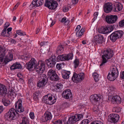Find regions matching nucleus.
I'll use <instances>...</instances> for the list:
<instances>
[{
	"mask_svg": "<svg viewBox=\"0 0 124 124\" xmlns=\"http://www.w3.org/2000/svg\"><path fill=\"white\" fill-rule=\"evenodd\" d=\"M102 56V62L100 65V66H104L105 63L108 61L109 59L111 58L114 55L113 51L110 49L105 50Z\"/></svg>",
	"mask_w": 124,
	"mask_h": 124,
	"instance_id": "f257e3e1",
	"label": "nucleus"
},
{
	"mask_svg": "<svg viewBox=\"0 0 124 124\" xmlns=\"http://www.w3.org/2000/svg\"><path fill=\"white\" fill-rule=\"evenodd\" d=\"M5 50L4 48L0 46V64L4 60L5 63H7L13 59V55L11 53H9L6 57L5 56Z\"/></svg>",
	"mask_w": 124,
	"mask_h": 124,
	"instance_id": "f03ea898",
	"label": "nucleus"
},
{
	"mask_svg": "<svg viewBox=\"0 0 124 124\" xmlns=\"http://www.w3.org/2000/svg\"><path fill=\"white\" fill-rule=\"evenodd\" d=\"M56 96L51 94H49L43 97L42 101L46 104L52 105L56 102Z\"/></svg>",
	"mask_w": 124,
	"mask_h": 124,
	"instance_id": "7ed1b4c3",
	"label": "nucleus"
},
{
	"mask_svg": "<svg viewBox=\"0 0 124 124\" xmlns=\"http://www.w3.org/2000/svg\"><path fill=\"white\" fill-rule=\"evenodd\" d=\"M123 34V32L121 31H115L109 36V37L111 41L114 42L117 39L120 38Z\"/></svg>",
	"mask_w": 124,
	"mask_h": 124,
	"instance_id": "20e7f679",
	"label": "nucleus"
},
{
	"mask_svg": "<svg viewBox=\"0 0 124 124\" xmlns=\"http://www.w3.org/2000/svg\"><path fill=\"white\" fill-rule=\"evenodd\" d=\"M112 70L108 74L107 78L110 81H114L118 77V72L117 69L116 67H113Z\"/></svg>",
	"mask_w": 124,
	"mask_h": 124,
	"instance_id": "39448f33",
	"label": "nucleus"
},
{
	"mask_svg": "<svg viewBox=\"0 0 124 124\" xmlns=\"http://www.w3.org/2000/svg\"><path fill=\"white\" fill-rule=\"evenodd\" d=\"M16 110L13 108L10 109L5 115V117L8 120L11 121L16 119V113H17Z\"/></svg>",
	"mask_w": 124,
	"mask_h": 124,
	"instance_id": "423d86ee",
	"label": "nucleus"
},
{
	"mask_svg": "<svg viewBox=\"0 0 124 124\" xmlns=\"http://www.w3.org/2000/svg\"><path fill=\"white\" fill-rule=\"evenodd\" d=\"M47 76L48 78L51 80L54 81H58L60 78L56 73L54 70H50L47 73Z\"/></svg>",
	"mask_w": 124,
	"mask_h": 124,
	"instance_id": "0eeeda50",
	"label": "nucleus"
},
{
	"mask_svg": "<svg viewBox=\"0 0 124 124\" xmlns=\"http://www.w3.org/2000/svg\"><path fill=\"white\" fill-rule=\"evenodd\" d=\"M48 81V78L45 74L41 75L40 79L37 84V86L40 88L45 86Z\"/></svg>",
	"mask_w": 124,
	"mask_h": 124,
	"instance_id": "6e6552de",
	"label": "nucleus"
},
{
	"mask_svg": "<svg viewBox=\"0 0 124 124\" xmlns=\"http://www.w3.org/2000/svg\"><path fill=\"white\" fill-rule=\"evenodd\" d=\"M73 57V53H70L68 54H64L59 55L57 57V61H68L72 60Z\"/></svg>",
	"mask_w": 124,
	"mask_h": 124,
	"instance_id": "1a4fd4ad",
	"label": "nucleus"
},
{
	"mask_svg": "<svg viewBox=\"0 0 124 124\" xmlns=\"http://www.w3.org/2000/svg\"><path fill=\"white\" fill-rule=\"evenodd\" d=\"M84 73H82L78 74L75 72L73 74L72 80L75 83L79 82L84 79Z\"/></svg>",
	"mask_w": 124,
	"mask_h": 124,
	"instance_id": "9d476101",
	"label": "nucleus"
},
{
	"mask_svg": "<svg viewBox=\"0 0 124 124\" xmlns=\"http://www.w3.org/2000/svg\"><path fill=\"white\" fill-rule=\"evenodd\" d=\"M36 71L40 73H42L45 70V67L44 62L42 61H39L34 67Z\"/></svg>",
	"mask_w": 124,
	"mask_h": 124,
	"instance_id": "9b49d317",
	"label": "nucleus"
},
{
	"mask_svg": "<svg viewBox=\"0 0 124 124\" xmlns=\"http://www.w3.org/2000/svg\"><path fill=\"white\" fill-rule=\"evenodd\" d=\"M45 63L50 68H52L55 66L56 62L58 61L57 57L55 55L52 56L51 58L45 60Z\"/></svg>",
	"mask_w": 124,
	"mask_h": 124,
	"instance_id": "f8f14e48",
	"label": "nucleus"
},
{
	"mask_svg": "<svg viewBox=\"0 0 124 124\" xmlns=\"http://www.w3.org/2000/svg\"><path fill=\"white\" fill-rule=\"evenodd\" d=\"M37 61L34 58H32L28 62L26 63L25 66L28 70L31 71L35 69L34 67Z\"/></svg>",
	"mask_w": 124,
	"mask_h": 124,
	"instance_id": "ddd939ff",
	"label": "nucleus"
},
{
	"mask_svg": "<svg viewBox=\"0 0 124 124\" xmlns=\"http://www.w3.org/2000/svg\"><path fill=\"white\" fill-rule=\"evenodd\" d=\"M102 96L100 94H94L91 95L90 97L91 102L93 104L99 103L101 100Z\"/></svg>",
	"mask_w": 124,
	"mask_h": 124,
	"instance_id": "4468645a",
	"label": "nucleus"
},
{
	"mask_svg": "<svg viewBox=\"0 0 124 124\" xmlns=\"http://www.w3.org/2000/svg\"><path fill=\"white\" fill-rule=\"evenodd\" d=\"M118 17L116 15H110L106 16L105 20L108 23L112 24L115 23Z\"/></svg>",
	"mask_w": 124,
	"mask_h": 124,
	"instance_id": "2eb2a0df",
	"label": "nucleus"
},
{
	"mask_svg": "<svg viewBox=\"0 0 124 124\" xmlns=\"http://www.w3.org/2000/svg\"><path fill=\"white\" fill-rule=\"evenodd\" d=\"M22 99L19 100L16 102L15 107L17 111L20 113L23 112L24 110L23 107L22 106Z\"/></svg>",
	"mask_w": 124,
	"mask_h": 124,
	"instance_id": "dca6fc26",
	"label": "nucleus"
},
{
	"mask_svg": "<svg viewBox=\"0 0 124 124\" xmlns=\"http://www.w3.org/2000/svg\"><path fill=\"white\" fill-rule=\"evenodd\" d=\"M52 118V115L50 112L46 111L44 114V115L41 117V121L46 122L48 121L51 120Z\"/></svg>",
	"mask_w": 124,
	"mask_h": 124,
	"instance_id": "f3484780",
	"label": "nucleus"
},
{
	"mask_svg": "<svg viewBox=\"0 0 124 124\" xmlns=\"http://www.w3.org/2000/svg\"><path fill=\"white\" fill-rule=\"evenodd\" d=\"M108 121L112 123H115L119 120V115L116 114H112L109 115Z\"/></svg>",
	"mask_w": 124,
	"mask_h": 124,
	"instance_id": "a211bd4d",
	"label": "nucleus"
},
{
	"mask_svg": "<svg viewBox=\"0 0 124 124\" xmlns=\"http://www.w3.org/2000/svg\"><path fill=\"white\" fill-rule=\"evenodd\" d=\"M62 95L64 98L66 99H70L72 97L71 90L68 89L64 90L62 93Z\"/></svg>",
	"mask_w": 124,
	"mask_h": 124,
	"instance_id": "6ab92c4d",
	"label": "nucleus"
},
{
	"mask_svg": "<svg viewBox=\"0 0 124 124\" xmlns=\"http://www.w3.org/2000/svg\"><path fill=\"white\" fill-rule=\"evenodd\" d=\"M104 12L106 13H108L111 12L113 10V4L111 3L108 2L105 3L103 6Z\"/></svg>",
	"mask_w": 124,
	"mask_h": 124,
	"instance_id": "aec40b11",
	"label": "nucleus"
},
{
	"mask_svg": "<svg viewBox=\"0 0 124 124\" xmlns=\"http://www.w3.org/2000/svg\"><path fill=\"white\" fill-rule=\"evenodd\" d=\"M104 37L103 35L98 34L95 36L94 38V43L96 44L97 43L102 44L104 42Z\"/></svg>",
	"mask_w": 124,
	"mask_h": 124,
	"instance_id": "412c9836",
	"label": "nucleus"
},
{
	"mask_svg": "<svg viewBox=\"0 0 124 124\" xmlns=\"http://www.w3.org/2000/svg\"><path fill=\"white\" fill-rule=\"evenodd\" d=\"M113 11L117 12L120 11L122 8L123 6L119 2L115 3L113 5Z\"/></svg>",
	"mask_w": 124,
	"mask_h": 124,
	"instance_id": "4be33fe9",
	"label": "nucleus"
},
{
	"mask_svg": "<svg viewBox=\"0 0 124 124\" xmlns=\"http://www.w3.org/2000/svg\"><path fill=\"white\" fill-rule=\"evenodd\" d=\"M112 103L114 104L120 103L122 102V100L120 97L117 95H116L112 97L111 100Z\"/></svg>",
	"mask_w": 124,
	"mask_h": 124,
	"instance_id": "5701e85b",
	"label": "nucleus"
},
{
	"mask_svg": "<svg viewBox=\"0 0 124 124\" xmlns=\"http://www.w3.org/2000/svg\"><path fill=\"white\" fill-rule=\"evenodd\" d=\"M7 93L6 87L5 85H0V95L3 96L6 95Z\"/></svg>",
	"mask_w": 124,
	"mask_h": 124,
	"instance_id": "b1692460",
	"label": "nucleus"
},
{
	"mask_svg": "<svg viewBox=\"0 0 124 124\" xmlns=\"http://www.w3.org/2000/svg\"><path fill=\"white\" fill-rule=\"evenodd\" d=\"M21 64L18 62H16L12 65L10 67L11 70H14L17 69H20L22 68Z\"/></svg>",
	"mask_w": 124,
	"mask_h": 124,
	"instance_id": "393cba45",
	"label": "nucleus"
},
{
	"mask_svg": "<svg viewBox=\"0 0 124 124\" xmlns=\"http://www.w3.org/2000/svg\"><path fill=\"white\" fill-rule=\"evenodd\" d=\"M70 73V71L67 72L64 71L62 73V78L65 79H68L69 77V75Z\"/></svg>",
	"mask_w": 124,
	"mask_h": 124,
	"instance_id": "a878e982",
	"label": "nucleus"
},
{
	"mask_svg": "<svg viewBox=\"0 0 124 124\" xmlns=\"http://www.w3.org/2000/svg\"><path fill=\"white\" fill-rule=\"evenodd\" d=\"M64 50V48L62 45H60L57 48L56 53L57 54H59L62 53Z\"/></svg>",
	"mask_w": 124,
	"mask_h": 124,
	"instance_id": "bb28decb",
	"label": "nucleus"
},
{
	"mask_svg": "<svg viewBox=\"0 0 124 124\" xmlns=\"http://www.w3.org/2000/svg\"><path fill=\"white\" fill-rule=\"evenodd\" d=\"M2 101L4 105L6 106H8L10 104V101L8 99H6V98H3Z\"/></svg>",
	"mask_w": 124,
	"mask_h": 124,
	"instance_id": "cd10ccee",
	"label": "nucleus"
},
{
	"mask_svg": "<svg viewBox=\"0 0 124 124\" xmlns=\"http://www.w3.org/2000/svg\"><path fill=\"white\" fill-rule=\"evenodd\" d=\"M106 27H102L99 29V32L100 33L106 34L108 33V31L106 29Z\"/></svg>",
	"mask_w": 124,
	"mask_h": 124,
	"instance_id": "c85d7f7f",
	"label": "nucleus"
},
{
	"mask_svg": "<svg viewBox=\"0 0 124 124\" xmlns=\"http://www.w3.org/2000/svg\"><path fill=\"white\" fill-rule=\"evenodd\" d=\"M21 124H29L28 118L26 117L22 118Z\"/></svg>",
	"mask_w": 124,
	"mask_h": 124,
	"instance_id": "c756f323",
	"label": "nucleus"
},
{
	"mask_svg": "<svg viewBox=\"0 0 124 124\" xmlns=\"http://www.w3.org/2000/svg\"><path fill=\"white\" fill-rule=\"evenodd\" d=\"M74 116L75 117V118L77 122L79 121L81 119L83 118V115L81 114H77Z\"/></svg>",
	"mask_w": 124,
	"mask_h": 124,
	"instance_id": "7c9ffc66",
	"label": "nucleus"
},
{
	"mask_svg": "<svg viewBox=\"0 0 124 124\" xmlns=\"http://www.w3.org/2000/svg\"><path fill=\"white\" fill-rule=\"evenodd\" d=\"M93 110L94 112L96 114H98L99 113V109L98 106L96 105H95L93 108Z\"/></svg>",
	"mask_w": 124,
	"mask_h": 124,
	"instance_id": "2f4dec72",
	"label": "nucleus"
},
{
	"mask_svg": "<svg viewBox=\"0 0 124 124\" xmlns=\"http://www.w3.org/2000/svg\"><path fill=\"white\" fill-rule=\"evenodd\" d=\"M79 63V59H76L73 62V64L75 68H77L78 66Z\"/></svg>",
	"mask_w": 124,
	"mask_h": 124,
	"instance_id": "473e14b6",
	"label": "nucleus"
},
{
	"mask_svg": "<svg viewBox=\"0 0 124 124\" xmlns=\"http://www.w3.org/2000/svg\"><path fill=\"white\" fill-rule=\"evenodd\" d=\"M70 106L69 104L67 102H65L63 103L61 105V107L63 109L69 107Z\"/></svg>",
	"mask_w": 124,
	"mask_h": 124,
	"instance_id": "72a5a7b5",
	"label": "nucleus"
},
{
	"mask_svg": "<svg viewBox=\"0 0 124 124\" xmlns=\"http://www.w3.org/2000/svg\"><path fill=\"white\" fill-rule=\"evenodd\" d=\"M33 7H37L41 6L40 4V3L37 2V1H35V0H33L31 3Z\"/></svg>",
	"mask_w": 124,
	"mask_h": 124,
	"instance_id": "f704fd0d",
	"label": "nucleus"
},
{
	"mask_svg": "<svg viewBox=\"0 0 124 124\" xmlns=\"http://www.w3.org/2000/svg\"><path fill=\"white\" fill-rule=\"evenodd\" d=\"M114 27V25H111L108 27H106V29L108 31V33H109L111 32L113 30Z\"/></svg>",
	"mask_w": 124,
	"mask_h": 124,
	"instance_id": "c9c22d12",
	"label": "nucleus"
},
{
	"mask_svg": "<svg viewBox=\"0 0 124 124\" xmlns=\"http://www.w3.org/2000/svg\"><path fill=\"white\" fill-rule=\"evenodd\" d=\"M93 76L95 81L96 82L98 81L99 80L98 74L96 73H94L93 74Z\"/></svg>",
	"mask_w": 124,
	"mask_h": 124,
	"instance_id": "e433bc0d",
	"label": "nucleus"
},
{
	"mask_svg": "<svg viewBox=\"0 0 124 124\" xmlns=\"http://www.w3.org/2000/svg\"><path fill=\"white\" fill-rule=\"evenodd\" d=\"M16 33L19 35L20 36H24L26 35L24 32H23L21 30H17L16 31Z\"/></svg>",
	"mask_w": 124,
	"mask_h": 124,
	"instance_id": "4c0bfd02",
	"label": "nucleus"
},
{
	"mask_svg": "<svg viewBox=\"0 0 124 124\" xmlns=\"http://www.w3.org/2000/svg\"><path fill=\"white\" fill-rule=\"evenodd\" d=\"M85 31L84 29L82 28L80 31L79 32L78 34V36L79 38L81 37L83 35Z\"/></svg>",
	"mask_w": 124,
	"mask_h": 124,
	"instance_id": "58836bf2",
	"label": "nucleus"
},
{
	"mask_svg": "<svg viewBox=\"0 0 124 124\" xmlns=\"http://www.w3.org/2000/svg\"><path fill=\"white\" fill-rule=\"evenodd\" d=\"M56 89L60 90L62 88V85L61 83H57L56 85Z\"/></svg>",
	"mask_w": 124,
	"mask_h": 124,
	"instance_id": "ea45409f",
	"label": "nucleus"
},
{
	"mask_svg": "<svg viewBox=\"0 0 124 124\" xmlns=\"http://www.w3.org/2000/svg\"><path fill=\"white\" fill-rule=\"evenodd\" d=\"M91 124H103L102 122L99 120H95L92 121Z\"/></svg>",
	"mask_w": 124,
	"mask_h": 124,
	"instance_id": "a19ab883",
	"label": "nucleus"
},
{
	"mask_svg": "<svg viewBox=\"0 0 124 124\" xmlns=\"http://www.w3.org/2000/svg\"><path fill=\"white\" fill-rule=\"evenodd\" d=\"M90 122V120L87 119H84L82 121L80 124H88Z\"/></svg>",
	"mask_w": 124,
	"mask_h": 124,
	"instance_id": "79ce46f5",
	"label": "nucleus"
},
{
	"mask_svg": "<svg viewBox=\"0 0 124 124\" xmlns=\"http://www.w3.org/2000/svg\"><path fill=\"white\" fill-rule=\"evenodd\" d=\"M9 93L11 96H13L15 97L16 95V94L14 90H11V91L9 92Z\"/></svg>",
	"mask_w": 124,
	"mask_h": 124,
	"instance_id": "37998d69",
	"label": "nucleus"
},
{
	"mask_svg": "<svg viewBox=\"0 0 124 124\" xmlns=\"http://www.w3.org/2000/svg\"><path fill=\"white\" fill-rule=\"evenodd\" d=\"M119 26L120 27H124V19L120 21L119 23Z\"/></svg>",
	"mask_w": 124,
	"mask_h": 124,
	"instance_id": "c03bdc74",
	"label": "nucleus"
},
{
	"mask_svg": "<svg viewBox=\"0 0 124 124\" xmlns=\"http://www.w3.org/2000/svg\"><path fill=\"white\" fill-rule=\"evenodd\" d=\"M113 111L114 112H119L121 111V109L119 107H116L113 108Z\"/></svg>",
	"mask_w": 124,
	"mask_h": 124,
	"instance_id": "a18cd8bd",
	"label": "nucleus"
},
{
	"mask_svg": "<svg viewBox=\"0 0 124 124\" xmlns=\"http://www.w3.org/2000/svg\"><path fill=\"white\" fill-rule=\"evenodd\" d=\"M7 30L6 28L4 29L1 33V35L2 36H3L4 37H6L5 35H6V34Z\"/></svg>",
	"mask_w": 124,
	"mask_h": 124,
	"instance_id": "49530a36",
	"label": "nucleus"
},
{
	"mask_svg": "<svg viewBox=\"0 0 124 124\" xmlns=\"http://www.w3.org/2000/svg\"><path fill=\"white\" fill-rule=\"evenodd\" d=\"M62 63L57 64L56 65V67L58 70H60L62 69Z\"/></svg>",
	"mask_w": 124,
	"mask_h": 124,
	"instance_id": "de8ad7c7",
	"label": "nucleus"
},
{
	"mask_svg": "<svg viewBox=\"0 0 124 124\" xmlns=\"http://www.w3.org/2000/svg\"><path fill=\"white\" fill-rule=\"evenodd\" d=\"M110 95L111 94L112 96L113 97H114L116 95V92L115 91H111L110 92Z\"/></svg>",
	"mask_w": 124,
	"mask_h": 124,
	"instance_id": "09e8293b",
	"label": "nucleus"
},
{
	"mask_svg": "<svg viewBox=\"0 0 124 124\" xmlns=\"http://www.w3.org/2000/svg\"><path fill=\"white\" fill-rule=\"evenodd\" d=\"M53 123L54 124H62V121L60 120L55 121Z\"/></svg>",
	"mask_w": 124,
	"mask_h": 124,
	"instance_id": "8fccbe9b",
	"label": "nucleus"
},
{
	"mask_svg": "<svg viewBox=\"0 0 124 124\" xmlns=\"http://www.w3.org/2000/svg\"><path fill=\"white\" fill-rule=\"evenodd\" d=\"M34 77L33 76H31L30 78L28 79V83H32L33 81V80H34Z\"/></svg>",
	"mask_w": 124,
	"mask_h": 124,
	"instance_id": "3c124183",
	"label": "nucleus"
},
{
	"mask_svg": "<svg viewBox=\"0 0 124 124\" xmlns=\"http://www.w3.org/2000/svg\"><path fill=\"white\" fill-rule=\"evenodd\" d=\"M10 24L8 22H6L5 23L4 25V29L6 28V29L9 26Z\"/></svg>",
	"mask_w": 124,
	"mask_h": 124,
	"instance_id": "603ef678",
	"label": "nucleus"
},
{
	"mask_svg": "<svg viewBox=\"0 0 124 124\" xmlns=\"http://www.w3.org/2000/svg\"><path fill=\"white\" fill-rule=\"evenodd\" d=\"M81 27V26L79 25H78L77 26L76 29V31H77V32L76 33V35H77L78 31H79Z\"/></svg>",
	"mask_w": 124,
	"mask_h": 124,
	"instance_id": "864d4df0",
	"label": "nucleus"
},
{
	"mask_svg": "<svg viewBox=\"0 0 124 124\" xmlns=\"http://www.w3.org/2000/svg\"><path fill=\"white\" fill-rule=\"evenodd\" d=\"M120 77L121 79H124V71L121 72Z\"/></svg>",
	"mask_w": 124,
	"mask_h": 124,
	"instance_id": "5fc2aeb1",
	"label": "nucleus"
},
{
	"mask_svg": "<svg viewBox=\"0 0 124 124\" xmlns=\"http://www.w3.org/2000/svg\"><path fill=\"white\" fill-rule=\"evenodd\" d=\"M109 89L111 91H115L116 90V88L113 85H112L109 88Z\"/></svg>",
	"mask_w": 124,
	"mask_h": 124,
	"instance_id": "6e6d98bb",
	"label": "nucleus"
},
{
	"mask_svg": "<svg viewBox=\"0 0 124 124\" xmlns=\"http://www.w3.org/2000/svg\"><path fill=\"white\" fill-rule=\"evenodd\" d=\"M30 118L32 119H33L34 117V114L33 113H30Z\"/></svg>",
	"mask_w": 124,
	"mask_h": 124,
	"instance_id": "4d7b16f0",
	"label": "nucleus"
},
{
	"mask_svg": "<svg viewBox=\"0 0 124 124\" xmlns=\"http://www.w3.org/2000/svg\"><path fill=\"white\" fill-rule=\"evenodd\" d=\"M35 1H37V2L40 3V4L41 5L43 4L44 2V1L43 0H35Z\"/></svg>",
	"mask_w": 124,
	"mask_h": 124,
	"instance_id": "13d9d810",
	"label": "nucleus"
},
{
	"mask_svg": "<svg viewBox=\"0 0 124 124\" xmlns=\"http://www.w3.org/2000/svg\"><path fill=\"white\" fill-rule=\"evenodd\" d=\"M79 0H72V2L73 4L74 5H75L78 3Z\"/></svg>",
	"mask_w": 124,
	"mask_h": 124,
	"instance_id": "bf43d9fd",
	"label": "nucleus"
},
{
	"mask_svg": "<svg viewBox=\"0 0 124 124\" xmlns=\"http://www.w3.org/2000/svg\"><path fill=\"white\" fill-rule=\"evenodd\" d=\"M47 43V42L46 41H43L41 42L40 43V45L41 46H43L45 45H46Z\"/></svg>",
	"mask_w": 124,
	"mask_h": 124,
	"instance_id": "052dcab7",
	"label": "nucleus"
},
{
	"mask_svg": "<svg viewBox=\"0 0 124 124\" xmlns=\"http://www.w3.org/2000/svg\"><path fill=\"white\" fill-rule=\"evenodd\" d=\"M69 10L68 8V7H65L64 8L63 10V11L64 12H67Z\"/></svg>",
	"mask_w": 124,
	"mask_h": 124,
	"instance_id": "680f3d73",
	"label": "nucleus"
},
{
	"mask_svg": "<svg viewBox=\"0 0 124 124\" xmlns=\"http://www.w3.org/2000/svg\"><path fill=\"white\" fill-rule=\"evenodd\" d=\"M66 20V18L64 17H63L62 19V20L61 21V22L62 23H63L64 22H65Z\"/></svg>",
	"mask_w": 124,
	"mask_h": 124,
	"instance_id": "e2e57ef3",
	"label": "nucleus"
},
{
	"mask_svg": "<svg viewBox=\"0 0 124 124\" xmlns=\"http://www.w3.org/2000/svg\"><path fill=\"white\" fill-rule=\"evenodd\" d=\"M10 41L13 44H15L16 43V41L13 39H11Z\"/></svg>",
	"mask_w": 124,
	"mask_h": 124,
	"instance_id": "0e129e2a",
	"label": "nucleus"
},
{
	"mask_svg": "<svg viewBox=\"0 0 124 124\" xmlns=\"http://www.w3.org/2000/svg\"><path fill=\"white\" fill-rule=\"evenodd\" d=\"M70 22V20H67L66 21L64 22V24L65 25H67Z\"/></svg>",
	"mask_w": 124,
	"mask_h": 124,
	"instance_id": "69168bd1",
	"label": "nucleus"
},
{
	"mask_svg": "<svg viewBox=\"0 0 124 124\" xmlns=\"http://www.w3.org/2000/svg\"><path fill=\"white\" fill-rule=\"evenodd\" d=\"M3 110V107L1 106H0V114L2 112Z\"/></svg>",
	"mask_w": 124,
	"mask_h": 124,
	"instance_id": "338daca9",
	"label": "nucleus"
},
{
	"mask_svg": "<svg viewBox=\"0 0 124 124\" xmlns=\"http://www.w3.org/2000/svg\"><path fill=\"white\" fill-rule=\"evenodd\" d=\"M12 28L11 27H9L7 29V31L8 32H10L12 31Z\"/></svg>",
	"mask_w": 124,
	"mask_h": 124,
	"instance_id": "774afa93",
	"label": "nucleus"
}]
</instances>
